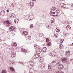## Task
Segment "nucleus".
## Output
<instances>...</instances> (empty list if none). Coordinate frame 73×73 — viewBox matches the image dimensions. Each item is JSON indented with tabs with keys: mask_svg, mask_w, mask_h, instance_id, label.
Returning a JSON list of instances; mask_svg holds the SVG:
<instances>
[{
	"mask_svg": "<svg viewBox=\"0 0 73 73\" xmlns=\"http://www.w3.org/2000/svg\"><path fill=\"white\" fill-rule=\"evenodd\" d=\"M60 5H61L62 7H64V5H65V4H64V3H62L60 4Z\"/></svg>",
	"mask_w": 73,
	"mask_h": 73,
	"instance_id": "nucleus-22",
	"label": "nucleus"
},
{
	"mask_svg": "<svg viewBox=\"0 0 73 73\" xmlns=\"http://www.w3.org/2000/svg\"><path fill=\"white\" fill-rule=\"evenodd\" d=\"M13 46H17V44L15 43H14L13 44Z\"/></svg>",
	"mask_w": 73,
	"mask_h": 73,
	"instance_id": "nucleus-25",
	"label": "nucleus"
},
{
	"mask_svg": "<svg viewBox=\"0 0 73 73\" xmlns=\"http://www.w3.org/2000/svg\"><path fill=\"white\" fill-rule=\"evenodd\" d=\"M10 65H13V61H11L10 63Z\"/></svg>",
	"mask_w": 73,
	"mask_h": 73,
	"instance_id": "nucleus-24",
	"label": "nucleus"
},
{
	"mask_svg": "<svg viewBox=\"0 0 73 73\" xmlns=\"http://www.w3.org/2000/svg\"><path fill=\"white\" fill-rule=\"evenodd\" d=\"M60 62H58L56 64V65H58V64H60Z\"/></svg>",
	"mask_w": 73,
	"mask_h": 73,
	"instance_id": "nucleus-31",
	"label": "nucleus"
},
{
	"mask_svg": "<svg viewBox=\"0 0 73 73\" xmlns=\"http://www.w3.org/2000/svg\"><path fill=\"white\" fill-rule=\"evenodd\" d=\"M66 29H67L68 30H70L71 29V27L69 25H68L66 27Z\"/></svg>",
	"mask_w": 73,
	"mask_h": 73,
	"instance_id": "nucleus-12",
	"label": "nucleus"
},
{
	"mask_svg": "<svg viewBox=\"0 0 73 73\" xmlns=\"http://www.w3.org/2000/svg\"><path fill=\"white\" fill-rule=\"evenodd\" d=\"M52 62H53V63H55L56 62V61H52Z\"/></svg>",
	"mask_w": 73,
	"mask_h": 73,
	"instance_id": "nucleus-37",
	"label": "nucleus"
},
{
	"mask_svg": "<svg viewBox=\"0 0 73 73\" xmlns=\"http://www.w3.org/2000/svg\"><path fill=\"white\" fill-rule=\"evenodd\" d=\"M56 32H60V29L58 27H57L56 29Z\"/></svg>",
	"mask_w": 73,
	"mask_h": 73,
	"instance_id": "nucleus-14",
	"label": "nucleus"
},
{
	"mask_svg": "<svg viewBox=\"0 0 73 73\" xmlns=\"http://www.w3.org/2000/svg\"><path fill=\"white\" fill-rule=\"evenodd\" d=\"M34 15L33 14L32 15H30L29 16V19H30V20H33V19H34Z\"/></svg>",
	"mask_w": 73,
	"mask_h": 73,
	"instance_id": "nucleus-5",
	"label": "nucleus"
},
{
	"mask_svg": "<svg viewBox=\"0 0 73 73\" xmlns=\"http://www.w3.org/2000/svg\"><path fill=\"white\" fill-rule=\"evenodd\" d=\"M50 72H52V70H50Z\"/></svg>",
	"mask_w": 73,
	"mask_h": 73,
	"instance_id": "nucleus-41",
	"label": "nucleus"
},
{
	"mask_svg": "<svg viewBox=\"0 0 73 73\" xmlns=\"http://www.w3.org/2000/svg\"><path fill=\"white\" fill-rule=\"evenodd\" d=\"M41 52V49L38 48L37 50V52H38V54H40Z\"/></svg>",
	"mask_w": 73,
	"mask_h": 73,
	"instance_id": "nucleus-8",
	"label": "nucleus"
},
{
	"mask_svg": "<svg viewBox=\"0 0 73 73\" xmlns=\"http://www.w3.org/2000/svg\"><path fill=\"white\" fill-rule=\"evenodd\" d=\"M48 69H51V68H52V66L50 65H48Z\"/></svg>",
	"mask_w": 73,
	"mask_h": 73,
	"instance_id": "nucleus-20",
	"label": "nucleus"
},
{
	"mask_svg": "<svg viewBox=\"0 0 73 73\" xmlns=\"http://www.w3.org/2000/svg\"><path fill=\"white\" fill-rule=\"evenodd\" d=\"M22 34L23 35H24V36H27L28 35V33L27 31H23L22 33Z\"/></svg>",
	"mask_w": 73,
	"mask_h": 73,
	"instance_id": "nucleus-6",
	"label": "nucleus"
},
{
	"mask_svg": "<svg viewBox=\"0 0 73 73\" xmlns=\"http://www.w3.org/2000/svg\"><path fill=\"white\" fill-rule=\"evenodd\" d=\"M29 73H33L32 72H30Z\"/></svg>",
	"mask_w": 73,
	"mask_h": 73,
	"instance_id": "nucleus-42",
	"label": "nucleus"
},
{
	"mask_svg": "<svg viewBox=\"0 0 73 73\" xmlns=\"http://www.w3.org/2000/svg\"><path fill=\"white\" fill-rule=\"evenodd\" d=\"M3 24L4 25H6L7 27H9L11 25V23L9 22V21L7 20L5 22H4Z\"/></svg>",
	"mask_w": 73,
	"mask_h": 73,
	"instance_id": "nucleus-2",
	"label": "nucleus"
},
{
	"mask_svg": "<svg viewBox=\"0 0 73 73\" xmlns=\"http://www.w3.org/2000/svg\"><path fill=\"white\" fill-rule=\"evenodd\" d=\"M70 54V51H67L66 52V55L68 56V55H69Z\"/></svg>",
	"mask_w": 73,
	"mask_h": 73,
	"instance_id": "nucleus-16",
	"label": "nucleus"
},
{
	"mask_svg": "<svg viewBox=\"0 0 73 73\" xmlns=\"http://www.w3.org/2000/svg\"><path fill=\"white\" fill-rule=\"evenodd\" d=\"M32 3V7H33V6H34V3Z\"/></svg>",
	"mask_w": 73,
	"mask_h": 73,
	"instance_id": "nucleus-38",
	"label": "nucleus"
},
{
	"mask_svg": "<svg viewBox=\"0 0 73 73\" xmlns=\"http://www.w3.org/2000/svg\"><path fill=\"white\" fill-rule=\"evenodd\" d=\"M68 60V59L66 58H63L62 60V62L63 61H66Z\"/></svg>",
	"mask_w": 73,
	"mask_h": 73,
	"instance_id": "nucleus-13",
	"label": "nucleus"
},
{
	"mask_svg": "<svg viewBox=\"0 0 73 73\" xmlns=\"http://www.w3.org/2000/svg\"><path fill=\"white\" fill-rule=\"evenodd\" d=\"M64 66L62 64H59L58 66V68L59 69H60L64 68Z\"/></svg>",
	"mask_w": 73,
	"mask_h": 73,
	"instance_id": "nucleus-4",
	"label": "nucleus"
},
{
	"mask_svg": "<svg viewBox=\"0 0 73 73\" xmlns=\"http://www.w3.org/2000/svg\"><path fill=\"white\" fill-rule=\"evenodd\" d=\"M24 73H25V72H24Z\"/></svg>",
	"mask_w": 73,
	"mask_h": 73,
	"instance_id": "nucleus-49",
	"label": "nucleus"
},
{
	"mask_svg": "<svg viewBox=\"0 0 73 73\" xmlns=\"http://www.w3.org/2000/svg\"><path fill=\"white\" fill-rule=\"evenodd\" d=\"M45 68V65L44 64H41L40 66V68Z\"/></svg>",
	"mask_w": 73,
	"mask_h": 73,
	"instance_id": "nucleus-9",
	"label": "nucleus"
},
{
	"mask_svg": "<svg viewBox=\"0 0 73 73\" xmlns=\"http://www.w3.org/2000/svg\"><path fill=\"white\" fill-rule=\"evenodd\" d=\"M32 3L30 2V5H31V6L32 7V3Z\"/></svg>",
	"mask_w": 73,
	"mask_h": 73,
	"instance_id": "nucleus-36",
	"label": "nucleus"
},
{
	"mask_svg": "<svg viewBox=\"0 0 73 73\" xmlns=\"http://www.w3.org/2000/svg\"><path fill=\"white\" fill-rule=\"evenodd\" d=\"M61 40L63 42H64V39H62V40Z\"/></svg>",
	"mask_w": 73,
	"mask_h": 73,
	"instance_id": "nucleus-40",
	"label": "nucleus"
},
{
	"mask_svg": "<svg viewBox=\"0 0 73 73\" xmlns=\"http://www.w3.org/2000/svg\"><path fill=\"white\" fill-rule=\"evenodd\" d=\"M27 38L29 39V38H31V36H29L27 37Z\"/></svg>",
	"mask_w": 73,
	"mask_h": 73,
	"instance_id": "nucleus-32",
	"label": "nucleus"
},
{
	"mask_svg": "<svg viewBox=\"0 0 73 73\" xmlns=\"http://www.w3.org/2000/svg\"><path fill=\"white\" fill-rule=\"evenodd\" d=\"M34 57H35V58H38L39 56V55L37 54H36L34 55Z\"/></svg>",
	"mask_w": 73,
	"mask_h": 73,
	"instance_id": "nucleus-11",
	"label": "nucleus"
},
{
	"mask_svg": "<svg viewBox=\"0 0 73 73\" xmlns=\"http://www.w3.org/2000/svg\"><path fill=\"white\" fill-rule=\"evenodd\" d=\"M21 51H22V52H27V50H26L25 49L23 48L21 49Z\"/></svg>",
	"mask_w": 73,
	"mask_h": 73,
	"instance_id": "nucleus-18",
	"label": "nucleus"
},
{
	"mask_svg": "<svg viewBox=\"0 0 73 73\" xmlns=\"http://www.w3.org/2000/svg\"><path fill=\"white\" fill-rule=\"evenodd\" d=\"M72 44L73 45V43Z\"/></svg>",
	"mask_w": 73,
	"mask_h": 73,
	"instance_id": "nucleus-48",
	"label": "nucleus"
},
{
	"mask_svg": "<svg viewBox=\"0 0 73 73\" xmlns=\"http://www.w3.org/2000/svg\"><path fill=\"white\" fill-rule=\"evenodd\" d=\"M1 73H7V71L5 70H3Z\"/></svg>",
	"mask_w": 73,
	"mask_h": 73,
	"instance_id": "nucleus-21",
	"label": "nucleus"
},
{
	"mask_svg": "<svg viewBox=\"0 0 73 73\" xmlns=\"http://www.w3.org/2000/svg\"><path fill=\"white\" fill-rule=\"evenodd\" d=\"M71 7H73V4L71 5Z\"/></svg>",
	"mask_w": 73,
	"mask_h": 73,
	"instance_id": "nucleus-44",
	"label": "nucleus"
},
{
	"mask_svg": "<svg viewBox=\"0 0 73 73\" xmlns=\"http://www.w3.org/2000/svg\"><path fill=\"white\" fill-rule=\"evenodd\" d=\"M34 48H37V45H36V44L35 45H34Z\"/></svg>",
	"mask_w": 73,
	"mask_h": 73,
	"instance_id": "nucleus-28",
	"label": "nucleus"
},
{
	"mask_svg": "<svg viewBox=\"0 0 73 73\" xmlns=\"http://www.w3.org/2000/svg\"><path fill=\"white\" fill-rule=\"evenodd\" d=\"M30 28H33V26L32 25H31Z\"/></svg>",
	"mask_w": 73,
	"mask_h": 73,
	"instance_id": "nucleus-35",
	"label": "nucleus"
},
{
	"mask_svg": "<svg viewBox=\"0 0 73 73\" xmlns=\"http://www.w3.org/2000/svg\"><path fill=\"white\" fill-rule=\"evenodd\" d=\"M55 10H56L54 8L50 10V13L51 15L53 16H56V17L57 16H59V15H60V10L59 9L56 10L55 12H54Z\"/></svg>",
	"mask_w": 73,
	"mask_h": 73,
	"instance_id": "nucleus-1",
	"label": "nucleus"
},
{
	"mask_svg": "<svg viewBox=\"0 0 73 73\" xmlns=\"http://www.w3.org/2000/svg\"><path fill=\"white\" fill-rule=\"evenodd\" d=\"M49 39H46V42H48V41H49Z\"/></svg>",
	"mask_w": 73,
	"mask_h": 73,
	"instance_id": "nucleus-33",
	"label": "nucleus"
},
{
	"mask_svg": "<svg viewBox=\"0 0 73 73\" xmlns=\"http://www.w3.org/2000/svg\"><path fill=\"white\" fill-rule=\"evenodd\" d=\"M47 45L48 46H50V45H51V44L50 43V42H49L47 44Z\"/></svg>",
	"mask_w": 73,
	"mask_h": 73,
	"instance_id": "nucleus-23",
	"label": "nucleus"
},
{
	"mask_svg": "<svg viewBox=\"0 0 73 73\" xmlns=\"http://www.w3.org/2000/svg\"><path fill=\"white\" fill-rule=\"evenodd\" d=\"M10 69L12 72H14V71H15V69H14V68L13 67H10Z\"/></svg>",
	"mask_w": 73,
	"mask_h": 73,
	"instance_id": "nucleus-17",
	"label": "nucleus"
},
{
	"mask_svg": "<svg viewBox=\"0 0 73 73\" xmlns=\"http://www.w3.org/2000/svg\"><path fill=\"white\" fill-rule=\"evenodd\" d=\"M33 1H36V0H32Z\"/></svg>",
	"mask_w": 73,
	"mask_h": 73,
	"instance_id": "nucleus-46",
	"label": "nucleus"
},
{
	"mask_svg": "<svg viewBox=\"0 0 73 73\" xmlns=\"http://www.w3.org/2000/svg\"><path fill=\"white\" fill-rule=\"evenodd\" d=\"M60 42V44H62V43L63 42L61 40Z\"/></svg>",
	"mask_w": 73,
	"mask_h": 73,
	"instance_id": "nucleus-34",
	"label": "nucleus"
},
{
	"mask_svg": "<svg viewBox=\"0 0 73 73\" xmlns=\"http://www.w3.org/2000/svg\"><path fill=\"white\" fill-rule=\"evenodd\" d=\"M46 47H44L42 49V51L43 52H44V53H45V52H46Z\"/></svg>",
	"mask_w": 73,
	"mask_h": 73,
	"instance_id": "nucleus-10",
	"label": "nucleus"
},
{
	"mask_svg": "<svg viewBox=\"0 0 73 73\" xmlns=\"http://www.w3.org/2000/svg\"><path fill=\"white\" fill-rule=\"evenodd\" d=\"M46 73H49V71L48 70L47 71Z\"/></svg>",
	"mask_w": 73,
	"mask_h": 73,
	"instance_id": "nucleus-39",
	"label": "nucleus"
},
{
	"mask_svg": "<svg viewBox=\"0 0 73 73\" xmlns=\"http://www.w3.org/2000/svg\"><path fill=\"white\" fill-rule=\"evenodd\" d=\"M64 73V72H61L60 73Z\"/></svg>",
	"mask_w": 73,
	"mask_h": 73,
	"instance_id": "nucleus-45",
	"label": "nucleus"
},
{
	"mask_svg": "<svg viewBox=\"0 0 73 73\" xmlns=\"http://www.w3.org/2000/svg\"><path fill=\"white\" fill-rule=\"evenodd\" d=\"M16 15H15L14 14H11V16L12 17H15Z\"/></svg>",
	"mask_w": 73,
	"mask_h": 73,
	"instance_id": "nucleus-26",
	"label": "nucleus"
},
{
	"mask_svg": "<svg viewBox=\"0 0 73 73\" xmlns=\"http://www.w3.org/2000/svg\"><path fill=\"white\" fill-rule=\"evenodd\" d=\"M14 22L15 23H18V21H17V20H16V21L15 20Z\"/></svg>",
	"mask_w": 73,
	"mask_h": 73,
	"instance_id": "nucleus-30",
	"label": "nucleus"
},
{
	"mask_svg": "<svg viewBox=\"0 0 73 73\" xmlns=\"http://www.w3.org/2000/svg\"><path fill=\"white\" fill-rule=\"evenodd\" d=\"M64 48V46L62 44L59 45V48L60 49H62Z\"/></svg>",
	"mask_w": 73,
	"mask_h": 73,
	"instance_id": "nucleus-15",
	"label": "nucleus"
},
{
	"mask_svg": "<svg viewBox=\"0 0 73 73\" xmlns=\"http://www.w3.org/2000/svg\"><path fill=\"white\" fill-rule=\"evenodd\" d=\"M15 29V27L13 26L11 27L9 29V30L10 31H13Z\"/></svg>",
	"mask_w": 73,
	"mask_h": 73,
	"instance_id": "nucleus-7",
	"label": "nucleus"
},
{
	"mask_svg": "<svg viewBox=\"0 0 73 73\" xmlns=\"http://www.w3.org/2000/svg\"><path fill=\"white\" fill-rule=\"evenodd\" d=\"M34 64V62H31V64H30V65H31V66H33Z\"/></svg>",
	"mask_w": 73,
	"mask_h": 73,
	"instance_id": "nucleus-29",
	"label": "nucleus"
},
{
	"mask_svg": "<svg viewBox=\"0 0 73 73\" xmlns=\"http://www.w3.org/2000/svg\"><path fill=\"white\" fill-rule=\"evenodd\" d=\"M11 57L12 58L15 57V56H16V52H12L11 53Z\"/></svg>",
	"mask_w": 73,
	"mask_h": 73,
	"instance_id": "nucleus-3",
	"label": "nucleus"
},
{
	"mask_svg": "<svg viewBox=\"0 0 73 73\" xmlns=\"http://www.w3.org/2000/svg\"><path fill=\"white\" fill-rule=\"evenodd\" d=\"M9 11L8 10H7V12H9Z\"/></svg>",
	"mask_w": 73,
	"mask_h": 73,
	"instance_id": "nucleus-43",
	"label": "nucleus"
},
{
	"mask_svg": "<svg viewBox=\"0 0 73 73\" xmlns=\"http://www.w3.org/2000/svg\"><path fill=\"white\" fill-rule=\"evenodd\" d=\"M1 13L2 16H4V15H5V12L4 11L1 12Z\"/></svg>",
	"mask_w": 73,
	"mask_h": 73,
	"instance_id": "nucleus-19",
	"label": "nucleus"
},
{
	"mask_svg": "<svg viewBox=\"0 0 73 73\" xmlns=\"http://www.w3.org/2000/svg\"><path fill=\"white\" fill-rule=\"evenodd\" d=\"M58 35V34H56L54 35V36L55 37H58V36H57Z\"/></svg>",
	"mask_w": 73,
	"mask_h": 73,
	"instance_id": "nucleus-27",
	"label": "nucleus"
},
{
	"mask_svg": "<svg viewBox=\"0 0 73 73\" xmlns=\"http://www.w3.org/2000/svg\"><path fill=\"white\" fill-rule=\"evenodd\" d=\"M20 64H22V63H21V62H20Z\"/></svg>",
	"mask_w": 73,
	"mask_h": 73,
	"instance_id": "nucleus-47",
	"label": "nucleus"
}]
</instances>
